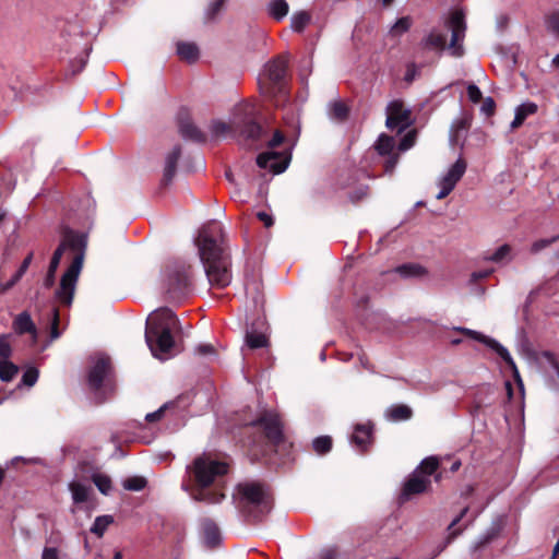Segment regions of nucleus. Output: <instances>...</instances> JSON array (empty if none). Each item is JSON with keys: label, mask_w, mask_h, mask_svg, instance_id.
Masks as SVG:
<instances>
[{"label": "nucleus", "mask_w": 559, "mask_h": 559, "mask_svg": "<svg viewBox=\"0 0 559 559\" xmlns=\"http://www.w3.org/2000/svg\"><path fill=\"white\" fill-rule=\"evenodd\" d=\"M20 280L21 278H17L15 273L13 277L5 284V289L13 287Z\"/></svg>", "instance_id": "obj_59"}, {"label": "nucleus", "mask_w": 559, "mask_h": 559, "mask_svg": "<svg viewBox=\"0 0 559 559\" xmlns=\"http://www.w3.org/2000/svg\"><path fill=\"white\" fill-rule=\"evenodd\" d=\"M445 28L451 32V40L448 50L453 57L464 55L463 40L466 33L465 15L461 10H453L444 22Z\"/></svg>", "instance_id": "obj_8"}, {"label": "nucleus", "mask_w": 559, "mask_h": 559, "mask_svg": "<svg viewBox=\"0 0 559 559\" xmlns=\"http://www.w3.org/2000/svg\"><path fill=\"white\" fill-rule=\"evenodd\" d=\"M287 62L284 59H275L269 62L259 76V87L262 94L270 98L286 95Z\"/></svg>", "instance_id": "obj_6"}, {"label": "nucleus", "mask_w": 559, "mask_h": 559, "mask_svg": "<svg viewBox=\"0 0 559 559\" xmlns=\"http://www.w3.org/2000/svg\"><path fill=\"white\" fill-rule=\"evenodd\" d=\"M229 468V463L222 455L203 452L187 465L182 489L195 501L219 503L226 497Z\"/></svg>", "instance_id": "obj_1"}, {"label": "nucleus", "mask_w": 559, "mask_h": 559, "mask_svg": "<svg viewBox=\"0 0 559 559\" xmlns=\"http://www.w3.org/2000/svg\"><path fill=\"white\" fill-rule=\"evenodd\" d=\"M396 272L404 277L423 276L425 269L418 264H403L396 269Z\"/></svg>", "instance_id": "obj_31"}, {"label": "nucleus", "mask_w": 559, "mask_h": 559, "mask_svg": "<svg viewBox=\"0 0 559 559\" xmlns=\"http://www.w3.org/2000/svg\"><path fill=\"white\" fill-rule=\"evenodd\" d=\"M166 407H167V405H164L159 409H157L156 412L147 414L145 419L148 423H152V421H155V420H159L162 418V416L164 415V412H165Z\"/></svg>", "instance_id": "obj_51"}, {"label": "nucleus", "mask_w": 559, "mask_h": 559, "mask_svg": "<svg viewBox=\"0 0 559 559\" xmlns=\"http://www.w3.org/2000/svg\"><path fill=\"white\" fill-rule=\"evenodd\" d=\"M13 329L19 334L28 333L31 335L33 344L37 343L38 332L29 313H20L13 321Z\"/></svg>", "instance_id": "obj_17"}, {"label": "nucleus", "mask_w": 559, "mask_h": 559, "mask_svg": "<svg viewBox=\"0 0 559 559\" xmlns=\"http://www.w3.org/2000/svg\"><path fill=\"white\" fill-rule=\"evenodd\" d=\"M371 438L372 426L369 423L359 424L355 427L352 436V442L357 447V449L364 451L366 447L371 443Z\"/></svg>", "instance_id": "obj_18"}, {"label": "nucleus", "mask_w": 559, "mask_h": 559, "mask_svg": "<svg viewBox=\"0 0 559 559\" xmlns=\"http://www.w3.org/2000/svg\"><path fill=\"white\" fill-rule=\"evenodd\" d=\"M178 319L168 308L153 311L146 320L145 340L154 357L167 359L175 346L174 333L178 330Z\"/></svg>", "instance_id": "obj_3"}, {"label": "nucleus", "mask_w": 559, "mask_h": 559, "mask_svg": "<svg viewBox=\"0 0 559 559\" xmlns=\"http://www.w3.org/2000/svg\"><path fill=\"white\" fill-rule=\"evenodd\" d=\"M459 331H461L466 336L485 344L487 347L496 352L513 369L514 376L516 378L519 377L515 364L512 357L510 356L508 349L504 348L501 344H499L496 340L466 328H461L459 329Z\"/></svg>", "instance_id": "obj_13"}, {"label": "nucleus", "mask_w": 559, "mask_h": 559, "mask_svg": "<svg viewBox=\"0 0 559 559\" xmlns=\"http://www.w3.org/2000/svg\"><path fill=\"white\" fill-rule=\"evenodd\" d=\"M146 485V480L143 477L134 476L123 481V487L127 490L140 491Z\"/></svg>", "instance_id": "obj_39"}, {"label": "nucleus", "mask_w": 559, "mask_h": 559, "mask_svg": "<svg viewBox=\"0 0 559 559\" xmlns=\"http://www.w3.org/2000/svg\"><path fill=\"white\" fill-rule=\"evenodd\" d=\"M309 22H310V15L305 11H300V12L293 14L292 20H290V26H292L293 31L301 32L308 25Z\"/></svg>", "instance_id": "obj_32"}, {"label": "nucleus", "mask_w": 559, "mask_h": 559, "mask_svg": "<svg viewBox=\"0 0 559 559\" xmlns=\"http://www.w3.org/2000/svg\"><path fill=\"white\" fill-rule=\"evenodd\" d=\"M415 138H416L415 131H411L407 134H405L399 145L400 151H407L408 148H411L415 143Z\"/></svg>", "instance_id": "obj_45"}, {"label": "nucleus", "mask_w": 559, "mask_h": 559, "mask_svg": "<svg viewBox=\"0 0 559 559\" xmlns=\"http://www.w3.org/2000/svg\"><path fill=\"white\" fill-rule=\"evenodd\" d=\"M257 109L251 103H242L235 107L229 124L218 122L216 130H235L245 134L249 139H260L262 128L255 123Z\"/></svg>", "instance_id": "obj_5"}, {"label": "nucleus", "mask_w": 559, "mask_h": 559, "mask_svg": "<svg viewBox=\"0 0 559 559\" xmlns=\"http://www.w3.org/2000/svg\"><path fill=\"white\" fill-rule=\"evenodd\" d=\"M165 281L167 293L175 298L188 286L189 276L183 266H174L165 271Z\"/></svg>", "instance_id": "obj_14"}, {"label": "nucleus", "mask_w": 559, "mask_h": 559, "mask_svg": "<svg viewBox=\"0 0 559 559\" xmlns=\"http://www.w3.org/2000/svg\"><path fill=\"white\" fill-rule=\"evenodd\" d=\"M43 559H59L58 551L55 548H45Z\"/></svg>", "instance_id": "obj_54"}, {"label": "nucleus", "mask_w": 559, "mask_h": 559, "mask_svg": "<svg viewBox=\"0 0 559 559\" xmlns=\"http://www.w3.org/2000/svg\"><path fill=\"white\" fill-rule=\"evenodd\" d=\"M289 7L285 0H271L267 4L269 14L276 21L283 20L288 13Z\"/></svg>", "instance_id": "obj_26"}, {"label": "nucleus", "mask_w": 559, "mask_h": 559, "mask_svg": "<svg viewBox=\"0 0 559 559\" xmlns=\"http://www.w3.org/2000/svg\"><path fill=\"white\" fill-rule=\"evenodd\" d=\"M112 559H122L121 552H116Z\"/></svg>", "instance_id": "obj_64"}, {"label": "nucleus", "mask_w": 559, "mask_h": 559, "mask_svg": "<svg viewBox=\"0 0 559 559\" xmlns=\"http://www.w3.org/2000/svg\"><path fill=\"white\" fill-rule=\"evenodd\" d=\"M411 27V19L409 17H402L391 27V33L394 36H399Z\"/></svg>", "instance_id": "obj_40"}, {"label": "nucleus", "mask_w": 559, "mask_h": 559, "mask_svg": "<svg viewBox=\"0 0 559 559\" xmlns=\"http://www.w3.org/2000/svg\"><path fill=\"white\" fill-rule=\"evenodd\" d=\"M52 321H51V329H50V336L51 340H56L60 336V332L58 330L59 324V311L58 309H52Z\"/></svg>", "instance_id": "obj_46"}, {"label": "nucleus", "mask_w": 559, "mask_h": 559, "mask_svg": "<svg viewBox=\"0 0 559 559\" xmlns=\"http://www.w3.org/2000/svg\"><path fill=\"white\" fill-rule=\"evenodd\" d=\"M438 466H439V462H438L437 457L430 456V457L425 459L421 462L420 466L415 472L429 478L430 475H432L437 471Z\"/></svg>", "instance_id": "obj_29"}, {"label": "nucleus", "mask_w": 559, "mask_h": 559, "mask_svg": "<svg viewBox=\"0 0 559 559\" xmlns=\"http://www.w3.org/2000/svg\"><path fill=\"white\" fill-rule=\"evenodd\" d=\"M389 416L393 420H406L412 417V409L406 405H395L389 409Z\"/></svg>", "instance_id": "obj_33"}, {"label": "nucleus", "mask_w": 559, "mask_h": 559, "mask_svg": "<svg viewBox=\"0 0 559 559\" xmlns=\"http://www.w3.org/2000/svg\"><path fill=\"white\" fill-rule=\"evenodd\" d=\"M110 371L109 358L105 355H97L88 373L90 385L97 390Z\"/></svg>", "instance_id": "obj_15"}, {"label": "nucleus", "mask_w": 559, "mask_h": 559, "mask_svg": "<svg viewBox=\"0 0 559 559\" xmlns=\"http://www.w3.org/2000/svg\"><path fill=\"white\" fill-rule=\"evenodd\" d=\"M92 479L102 493L107 495L110 491L111 480L107 475L96 473L93 475Z\"/></svg>", "instance_id": "obj_35"}, {"label": "nucleus", "mask_w": 559, "mask_h": 559, "mask_svg": "<svg viewBox=\"0 0 559 559\" xmlns=\"http://www.w3.org/2000/svg\"><path fill=\"white\" fill-rule=\"evenodd\" d=\"M425 46L435 50H442L447 47V36L437 29H432L425 39Z\"/></svg>", "instance_id": "obj_25"}, {"label": "nucleus", "mask_w": 559, "mask_h": 559, "mask_svg": "<svg viewBox=\"0 0 559 559\" xmlns=\"http://www.w3.org/2000/svg\"><path fill=\"white\" fill-rule=\"evenodd\" d=\"M547 28L559 37V9L552 10L546 15Z\"/></svg>", "instance_id": "obj_37"}, {"label": "nucleus", "mask_w": 559, "mask_h": 559, "mask_svg": "<svg viewBox=\"0 0 559 559\" xmlns=\"http://www.w3.org/2000/svg\"><path fill=\"white\" fill-rule=\"evenodd\" d=\"M283 141V134L276 130L269 142L270 151L261 153L257 158V164L260 168L270 169L273 174H281L287 168L289 162L288 154L274 151Z\"/></svg>", "instance_id": "obj_7"}, {"label": "nucleus", "mask_w": 559, "mask_h": 559, "mask_svg": "<svg viewBox=\"0 0 559 559\" xmlns=\"http://www.w3.org/2000/svg\"><path fill=\"white\" fill-rule=\"evenodd\" d=\"M338 552L335 548H326L323 550L324 559H337Z\"/></svg>", "instance_id": "obj_55"}, {"label": "nucleus", "mask_w": 559, "mask_h": 559, "mask_svg": "<svg viewBox=\"0 0 559 559\" xmlns=\"http://www.w3.org/2000/svg\"><path fill=\"white\" fill-rule=\"evenodd\" d=\"M332 440L330 437H319L313 440V449L319 454H324L331 450Z\"/></svg>", "instance_id": "obj_38"}, {"label": "nucleus", "mask_w": 559, "mask_h": 559, "mask_svg": "<svg viewBox=\"0 0 559 559\" xmlns=\"http://www.w3.org/2000/svg\"><path fill=\"white\" fill-rule=\"evenodd\" d=\"M492 272H493L492 270H484V271L473 272L471 280H472V282H478L480 280L489 277L492 274Z\"/></svg>", "instance_id": "obj_50"}, {"label": "nucleus", "mask_w": 559, "mask_h": 559, "mask_svg": "<svg viewBox=\"0 0 559 559\" xmlns=\"http://www.w3.org/2000/svg\"><path fill=\"white\" fill-rule=\"evenodd\" d=\"M559 554V540L556 543L554 549H552V555H551V558L550 559H556V557L558 556Z\"/></svg>", "instance_id": "obj_61"}, {"label": "nucleus", "mask_w": 559, "mask_h": 559, "mask_svg": "<svg viewBox=\"0 0 559 559\" xmlns=\"http://www.w3.org/2000/svg\"><path fill=\"white\" fill-rule=\"evenodd\" d=\"M359 360L361 362V365L366 368V369H369V366H368V360L366 357L361 356L359 357Z\"/></svg>", "instance_id": "obj_63"}, {"label": "nucleus", "mask_w": 559, "mask_h": 559, "mask_svg": "<svg viewBox=\"0 0 559 559\" xmlns=\"http://www.w3.org/2000/svg\"><path fill=\"white\" fill-rule=\"evenodd\" d=\"M394 139L386 134H381L376 143V150L380 155L391 154L394 150Z\"/></svg>", "instance_id": "obj_28"}, {"label": "nucleus", "mask_w": 559, "mask_h": 559, "mask_svg": "<svg viewBox=\"0 0 559 559\" xmlns=\"http://www.w3.org/2000/svg\"><path fill=\"white\" fill-rule=\"evenodd\" d=\"M83 265V255L78 254L61 277L60 286L56 290V298L60 304L70 306L76 287V282Z\"/></svg>", "instance_id": "obj_9"}, {"label": "nucleus", "mask_w": 559, "mask_h": 559, "mask_svg": "<svg viewBox=\"0 0 559 559\" xmlns=\"http://www.w3.org/2000/svg\"><path fill=\"white\" fill-rule=\"evenodd\" d=\"M559 237H552L550 239H539L532 243L531 251L533 253H537L542 251L543 249L549 247L551 243H554Z\"/></svg>", "instance_id": "obj_43"}, {"label": "nucleus", "mask_w": 559, "mask_h": 559, "mask_svg": "<svg viewBox=\"0 0 559 559\" xmlns=\"http://www.w3.org/2000/svg\"><path fill=\"white\" fill-rule=\"evenodd\" d=\"M182 133L189 138H198L199 131L193 126H186L182 128Z\"/></svg>", "instance_id": "obj_53"}, {"label": "nucleus", "mask_w": 559, "mask_h": 559, "mask_svg": "<svg viewBox=\"0 0 559 559\" xmlns=\"http://www.w3.org/2000/svg\"><path fill=\"white\" fill-rule=\"evenodd\" d=\"M552 66L555 68H558L559 69V53L557 56L554 57L552 61H551Z\"/></svg>", "instance_id": "obj_62"}, {"label": "nucleus", "mask_w": 559, "mask_h": 559, "mask_svg": "<svg viewBox=\"0 0 559 559\" xmlns=\"http://www.w3.org/2000/svg\"><path fill=\"white\" fill-rule=\"evenodd\" d=\"M484 260L498 264H507L513 260V248L504 243L493 251H488L484 255Z\"/></svg>", "instance_id": "obj_19"}, {"label": "nucleus", "mask_w": 559, "mask_h": 559, "mask_svg": "<svg viewBox=\"0 0 559 559\" xmlns=\"http://www.w3.org/2000/svg\"><path fill=\"white\" fill-rule=\"evenodd\" d=\"M257 424L263 430L270 444L278 447L284 442L283 427L277 414L265 412L258 419Z\"/></svg>", "instance_id": "obj_11"}, {"label": "nucleus", "mask_w": 559, "mask_h": 559, "mask_svg": "<svg viewBox=\"0 0 559 559\" xmlns=\"http://www.w3.org/2000/svg\"><path fill=\"white\" fill-rule=\"evenodd\" d=\"M257 216L264 224L265 227H271L273 225V218L267 213L259 212Z\"/></svg>", "instance_id": "obj_52"}, {"label": "nucleus", "mask_w": 559, "mask_h": 559, "mask_svg": "<svg viewBox=\"0 0 559 559\" xmlns=\"http://www.w3.org/2000/svg\"><path fill=\"white\" fill-rule=\"evenodd\" d=\"M112 521L114 519L111 515L97 516L91 528L92 533L96 534L98 537H102Z\"/></svg>", "instance_id": "obj_30"}, {"label": "nucleus", "mask_w": 559, "mask_h": 559, "mask_svg": "<svg viewBox=\"0 0 559 559\" xmlns=\"http://www.w3.org/2000/svg\"><path fill=\"white\" fill-rule=\"evenodd\" d=\"M69 490L72 493L74 503H82L87 501L91 492V486L82 484L80 481H71L69 484Z\"/></svg>", "instance_id": "obj_23"}, {"label": "nucleus", "mask_w": 559, "mask_h": 559, "mask_svg": "<svg viewBox=\"0 0 559 559\" xmlns=\"http://www.w3.org/2000/svg\"><path fill=\"white\" fill-rule=\"evenodd\" d=\"M466 512H467V509L465 508V509L462 511L461 515H460L459 518H456V519H454V520L452 521V523L450 524L449 528H450V530H451V528H453V527L456 525V523L460 521V519H461V518H462Z\"/></svg>", "instance_id": "obj_60"}, {"label": "nucleus", "mask_w": 559, "mask_h": 559, "mask_svg": "<svg viewBox=\"0 0 559 559\" xmlns=\"http://www.w3.org/2000/svg\"><path fill=\"white\" fill-rule=\"evenodd\" d=\"M495 107H496L495 100L491 97H487L484 99L480 110L485 115L490 116L493 114Z\"/></svg>", "instance_id": "obj_48"}, {"label": "nucleus", "mask_w": 559, "mask_h": 559, "mask_svg": "<svg viewBox=\"0 0 559 559\" xmlns=\"http://www.w3.org/2000/svg\"><path fill=\"white\" fill-rule=\"evenodd\" d=\"M246 343L250 348H260L266 346L267 340L262 333L250 332L246 336Z\"/></svg>", "instance_id": "obj_36"}, {"label": "nucleus", "mask_w": 559, "mask_h": 559, "mask_svg": "<svg viewBox=\"0 0 559 559\" xmlns=\"http://www.w3.org/2000/svg\"><path fill=\"white\" fill-rule=\"evenodd\" d=\"M177 53L182 60L188 62H193L199 57V49L192 43H178L177 45Z\"/></svg>", "instance_id": "obj_27"}, {"label": "nucleus", "mask_w": 559, "mask_h": 559, "mask_svg": "<svg viewBox=\"0 0 559 559\" xmlns=\"http://www.w3.org/2000/svg\"><path fill=\"white\" fill-rule=\"evenodd\" d=\"M64 249H66V245L61 243L57 248V250L55 251V253H53V255L51 258V261H50V264H49V267H48V272H47V275H46V278H45V286L46 287H51L53 285L55 274H56V271H57L58 265L60 263V260L62 258Z\"/></svg>", "instance_id": "obj_22"}, {"label": "nucleus", "mask_w": 559, "mask_h": 559, "mask_svg": "<svg viewBox=\"0 0 559 559\" xmlns=\"http://www.w3.org/2000/svg\"><path fill=\"white\" fill-rule=\"evenodd\" d=\"M11 355V345L9 341V336L1 335L0 336V360H5Z\"/></svg>", "instance_id": "obj_41"}, {"label": "nucleus", "mask_w": 559, "mask_h": 559, "mask_svg": "<svg viewBox=\"0 0 559 559\" xmlns=\"http://www.w3.org/2000/svg\"><path fill=\"white\" fill-rule=\"evenodd\" d=\"M466 167V162L463 158H459L439 179L438 187L440 188V190L437 194L438 200L444 199L453 191L456 183L465 174Z\"/></svg>", "instance_id": "obj_12"}, {"label": "nucleus", "mask_w": 559, "mask_h": 559, "mask_svg": "<svg viewBox=\"0 0 559 559\" xmlns=\"http://www.w3.org/2000/svg\"><path fill=\"white\" fill-rule=\"evenodd\" d=\"M347 115V108L342 103H334L331 106V116L337 120H342Z\"/></svg>", "instance_id": "obj_42"}, {"label": "nucleus", "mask_w": 559, "mask_h": 559, "mask_svg": "<svg viewBox=\"0 0 559 559\" xmlns=\"http://www.w3.org/2000/svg\"><path fill=\"white\" fill-rule=\"evenodd\" d=\"M17 373V367L10 362L8 359L0 360V379L3 381H10Z\"/></svg>", "instance_id": "obj_34"}, {"label": "nucleus", "mask_w": 559, "mask_h": 559, "mask_svg": "<svg viewBox=\"0 0 559 559\" xmlns=\"http://www.w3.org/2000/svg\"><path fill=\"white\" fill-rule=\"evenodd\" d=\"M225 0H215V2L211 5L210 10L212 14H215L221 7L224 4Z\"/></svg>", "instance_id": "obj_58"}, {"label": "nucleus", "mask_w": 559, "mask_h": 559, "mask_svg": "<svg viewBox=\"0 0 559 559\" xmlns=\"http://www.w3.org/2000/svg\"><path fill=\"white\" fill-rule=\"evenodd\" d=\"M430 485V478L414 472L404 485L402 498L408 499L413 495L421 493L427 490Z\"/></svg>", "instance_id": "obj_16"}, {"label": "nucleus", "mask_w": 559, "mask_h": 559, "mask_svg": "<svg viewBox=\"0 0 559 559\" xmlns=\"http://www.w3.org/2000/svg\"><path fill=\"white\" fill-rule=\"evenodd\" d=\"M396 163H397V157L396 156H391L386 160L385 170L391 173L393 170V168L395 167Z\"/></svg>", "instance_id": "obj_57"}, {"label": "nucleus", "mask_w": 559, "mask_h": 559, "mask_svg": "<svg viewBox=\"0 0 559 559\" xmlns=\"http://www.w3.org/2000/svg\"><path fill=\"white\" fill-rule=\"evenodd\" d=\"M412 123L411 111L404 106L402 100L395 99L389 103L386 107L385 124L389 129L404 131Z\"/></svg>", "instance_id": "obj_10"}, {"label": "nucleus", "mask_w": 559, "mask_h": 559, "mask_svg": "<svg viewBox=\"0 0 559 559\" xmlns=\"http://www.w3.org/2000/svg\"><path fill=\"white\" fill-rule=\"evenodd\" d=\"M198 353L200 355H207V354H212L214 352V348L212 345L210 344H203V345H200L198 348H197Z\"/></svg>", "instance_id": "obj_56"}, {"label": "nucleus", "mask_w": 559, "mask_h": 559, "mask_svg": "<svg viewBox=\"0 0 559 559\" xmlns=\"http://www.w3.org/2000/svg\"><path fill=\"white\" fill-rule=\"evenodd\" d=\"M537 111V105L532 102L523 103L515 109V117L511 122V129H518L523 124L528 116L534 115Z\"/></svg>", "instance_id": "obj_20"}, {"label": "nucleus", "mask_w": 559, "mask_h": 559, "mask_svg": "<svg viewBox=\"0 0 559 559\" xmlns=\"http://www.w3.org/2000/svg\"><path fill=\"white\" fill-rule=\"evenodd\" d=\"M467 96L471 102L478 103L481 99V92L475 84L467 86Z\"/></svg>", "instance_id": "obj_47"}, {"label": "nucleus", "mask_w": 559, "mask_h": 559, "mask_svg": "<svg viewBox=\"0 0 559 559\" xmlns=\"http://www.w3.org/2000/svg\"><path fill=\"white\" fill-rule=\"evenodd\" d=\"M32 260H33V253H29L24 259V261L22 262L20 269L16 271V277L17 278H22V276L25 274V272L27 271L28 266L31 265Z\"/></svg>", "instance_id": "obj_49"}, {"label": "nucleus", "mask_w": 559, "mask_h": 559, "mask_svg": "<svg viewBox=\"0 0 559 559\" xmlns=\"http://www.w3.org/2000/svg\"><path fill=\"white\" fill-rule=\"evenodd\" d=\"M200 259L209 282L218 288L226 287L231 281L229 255L223 247V229L219 223L211 222L199 233L195 240Z\"/></svg>", "instance_id": "obj_2"}, {"label": "nucleus", "mask_w": 559, "mask_h": 559, "mask_svg": "<svg viewBox=\"0 0 559 559\" xmlns=\"http://www.w3.org/2000/svg\"><path fill=\"white\" fill-rule=\"evenodd\" d=\"M180 147L176 146L166 157V164L164 169V181L168 182L171 180L176 171L177 162L180 157Z\"/></svg>", "instance_id": "obj_24"}, {"label": "nucleus", "mask_w": 559, "mask_h": 559, "mask_svg": "<svg viewBox=\"0 0 559 559\" xmlns=\"http://www.w3.org/2000/svg\"><path fill=\"white\" fill-rule=\"evenodd\" d=\"M235 499L238 507L248 515L259 519L272 508V499L260 484H239L236 489Z\"/></svg>", "instance_id": "obj_4"}, {"label": "nucleus", "mask_w": 559, "mask_h": 559, "mask_svg": "<svg viewBox=\"0 0 559 559\" xmlns=\"http://www.w3.org/2000/svg\"><path fill=\"white\" fill-rule=\"evenodd\" d=\"M203 539L210 547H214L219 543L221 534L217 525L211 521H204L202 524Z\"/></svg>", "instance_id": "obj_21"}, {"label": "nucleus", "mask_w": 559, "mask_h": 559, "mask_svg": "<svg viewBox=\"0 0 559 559\" xmlns=\"http://www.w3.org/2000/svg\"><path fill=\"white\" fill-rule=\"evenodd\" d=\"M37 379H38V371H37V369L28 368L24 372V374H23L22 382H23V384H25L27 386H32V385L35 384Z\"/></svg>", "instance_id": "obj_44"}]
</instances>
